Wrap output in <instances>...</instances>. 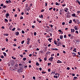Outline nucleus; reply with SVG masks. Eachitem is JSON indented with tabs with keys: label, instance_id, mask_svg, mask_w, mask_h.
Returning <instances> with one entry per match:
<instances>
[{
	"label": "nucleus",
	"instance_id": "nucleus-1",
	"mask_svg": "<svg viewBox=\"0 0 80 80\" xmlns=\"http://www.w3.org/2000/svg\"><path fill=\"white\" fill-rule=\"evenodd\" d=\"M73 22H74L75 23H76V24H79L80 21L78 19L75 20V19H73Z\"/></svg>",
	"mask_w": 80,
	"mask_h": 80
},
{
	"label": "nucleus",
	"instance_id": "nucleus-2",
	"mask_svg": "<svg viewBox=\"0 0 80 80\" xmlns=\"http://www.w3.org/2000/svg\"><path fill=\"white\" fill-rule=\"evenodd\" d=\"M54 58L53 57H50V58H49L48 59V60L49 62H53V59Z\"/></svg>",
	"mask_w": 80,
	"mask_h": 80
},
{
	"label": "nucleus",
	"instance_id": "nucleus-3",
	"mask_svg": "<svg viewBox=\"0 0 80 80\" xmlns=\"http://www.w3.org/2000/svg\"><path fill=\"white\" fill-rule=\"evenodd\" d=\"M30 38H28L27 39V43L28 45L30 43Z\"/></svg>",
	"mask_w": 80,
	"mask_h": 80
},
{
	"label": "nucleus",
	"instance_id": "nucleus-4",
	"mask_svg": "<svg viewBox=\"0 0 80 80\" xmlns=\"http://www.w3.org/2000/svg\"><path fill=\"white\" fill-rule=\"evenodd\" d=\"M64 11L65 12H67L68 11V9L67 8H65Z\"/></svg>",
	"mask_w": 80,
	"mask_h": 80
},
{
	"label": "nucleus",
	"instance_id": "nucleus-5",
	"mask_svg": "<svg viewBox=\"0 0 80 80\" xmlns=\"http://www.w3.org/2000/svg\"><path fill=\"white\" fill-rule=\"evenodd\" d=\"M62 9H61L60 10L59 14H60V15H62Z\"/></svg>",
	"mask_w": 80,
	"mask_h": 80
},
{
	"label": "nucleus",
	"instance_id": "nucleus-6",
	"mask_svg": "<svg viewBox=\"0 0 80 80\" xmlns=\"http://www.w3.org/2000/svg\"><path fill=\"white\" fill-rule=\"evenodd\" d=\"M57 63H62V61H60V60H58V61L57 62Z\"/></svg>",
	"mask_w": 80,
	"mask_h": 80
},
{
	"label": "nucleus",
	"instance_id": "nucleus-7",
	"mask_svg": "<svg viewBox=\"0 0 80 80\" xmlns=\"http://www.w3.org/2000/svg\"><path fill=\"white\" fill-rule=\"evenodd\" d=\"M52 50H55V51H57V50H58V49L57 48H52Z\"/></svg>",
	"mask_w": 80,
	"mask_h": 80
},
{
	"label": "nucleus",
	"instance_id": "nucleus-8",
	"mask_svg": "<svg viewBox=\"0 0 80 80\" xmlns=\"http://www.w3.org/2000/svg\"><path fill=\"white\" fill-rule=\"evenodd\" d=\"M72 55H73V57H76L77 56V55H76V54L75 52H72Z\"/></svg>",
	"mask_w": 80,
	"mask_h": 80
},
{
	"label": "nucleus",
	"instance_id": "nucleus-9",
	"mask_svg": "<svg viewBox=\"0 0 80 80\" xmlns=\"http://www.w3.org/2000/svg\"><path fill=\"white\" fill-rule=\"evenodd\" d=\"M15 35H16V36H18V35H19V32H16Z\"/></svg>",
	"mask_w": 80,
	"mask_h": 80
},
{
	"label": "nucleus",
	"instance_id": "nucleus-10",
	"mask_svg": "<svg viewBox=\"0 0 80 80\" xmlns=\"http://www.w3.org/2000/svg\"><path fill=\"white\" fill-rule=\"evenodd\" d=\"M71 33H73V32H75V29H71Z\"/></svg>",
	"mask_w": 80,
	"mask_h": 80
},
{
	"label": "nucleus",
	"instance_id": "nucleus-11",
	"mask_svg": "<svg viewBox=\"0 0 80 80\" xmlns=\"http://www.w3.org/2000/svg\"><path fill=\"white\" fill-rule=\"evenodd\" d=\"M6 18H8V16H10V14H9L8 13L6 14Z\"/></svg>",
	"mask_w": 80,
	"mask_h": 80
},
{
	"label": "nucleus",
	"instance_id": "nucleus-12",
	"mask_svg": "<svg viewBox=\"0 0 80 80\" xmlns=\"http://www.w3.org/2000/svg\"><path fill=\"white\" fill-rule=\"evenodd\" d=\"M75 13L72 14L71 15L72 17H77V16H75Z\"/></svg>",
	"mask_w": 80,
	"mask_h": 80
},
{
	"label": "nucleus",
	"instance_id": "nucleus-13",
	"mask_svg": "<svg viewBox=\"0 0 80 80\" xmlns=\"http://www.w3.org/2000/svg\"><path fill=\"white\" fill-rule=\"evenodd\" d=\"M18 72H19V73H20V72H22V70L20 69H19L18 70Z\"/></svg>",
	"mask_w": 80,
	"mask_h": 80
},
{
	"label": "nucleus",
	"instance_id": "nucleus-14",
	"mask_svg": "<svg viewBox=\"0 0 80 80\" xmlns=\"http://www.w3.org/2000/svg\"><path fill=\"white\" fill-rule=\"evenodd\" d=\"M39 17L40 18H43V16L42 14H41V16H39Z\"/></svg>",
	"mask_w": 80,
	"mask_h": 80
},
{
	"label": "nucleus",
	"instance_id": "nucleus-15",
	"mask_svg": "<svg viewBox=\"0 0 80 80\" xmlns=\"http://www.w3.org/2000/svg\"><path fill=\"white\" fill-rule=\"evenodd\" d=\"M55 5H56L59 6V5H60V3H58L57 2H56L55 3Z\"/></svg>",
	"mask_w": 80,
	"mask_h": 80
},
{
	"label": "nucleus",
	"instance_id": "nucleus-16",
	"mask_svg": "<svg viewBox=\"0 0 80 80\" xmlns=\"http://www.w3.org/2000/svg\"><path fill=\"white\" fill-rule=\"evenodd\" d=\"M66 17H67V18H69V17H70V16L69 14H67Z\"/></svg>",
	"mask_w": 80,
	"mask_h": 80
},
{
	"label": "nucleus",
	"instance_id": "nucleus-17",
	"mask_svg": "<svg viewBox=\"0 0 80 80\" xmlns=\"http://www.w3.org/2000/svg\"><path fill=\"white\" fill-rule=\"evenodd\" d=\"M13 28V26L12 25H11L10 27H9V29L10 30L12 29V28Z\"/></svg>",
	"mask_w": 80,
	"mask_h": 80
},
{
	"label": "nucleus",
	"instance_id": "nucleus-18",
	"mask_svg": "<svg viewBox=\"0 0 80 80\" xmlns=\"http://www.w3.org/2000/svg\"><path fill=\"white\" fill-rule=\"evenodd\" d=\"M76 2L77 3H78V4L79 5H80V2L79 0H76Z\"/></svg>",
	"mask_w": 80,
	"mask_h": 80
},
{
	"label": "nucleus",
	"instance_id": "nucleus-19",
	"mask_svg": "<svg viewBox=\"0 0 80 80\" xmlns=\"http://www.w3.org/2000/svg\"><path fill=\"white\" fill-rule=\"evenodd\" d=\"M77 50V48H74V50H73V52H76L77 50Z\"/></svg>",
	"mask_w": 80,
	"mask_h": 80
},
{
	"label": "nucleus",
	"instance_id": "nucleus-20",
	"mask_svg": "<svg viewBox=\"0 0 80 80\" xmlns=\"http://www.w3.org/2000/svg\"><path fill=\"white\" fill-rule=\"evenodd\" d=\"M74 29L76 30H78V28H77V26H75Z\"/></svg>",
	"mask_w": 80,
	"mask_h": 80
},
{
	"label": "nucleus",
	"instance_id": "nucleus-21",
	"mask_svg": "<svg viewBox=\"0 0 80 80\" xmlns=\"http://www.w3.org/2000/svg\"><path fill=\"white\" fill-rule=\"evenodd\" d=\"M3 54L4 57H6V56H7V54H6V53L5 52H3Z\"/></svg>",
	"mask_w": 80,
	"mask_h": 80
},
{
	"label": "nucleus",
	"instance_id": "nucleus-22",
	"mask_svg": "<svg viewBox=\"0 0 80 80\" xmlns=\"http://www.w3.org/2000/svg\"><path fill=\"white\" fill-rule=\"evenodd\" d=\"M48 40L49 41V42H52V40H51V39L50 38H49L48 39Z\"/></svg>",
	"mask_w": 80,
	"mask_h": 80
},
{
	"label": "nucleus",
	"instance_id": "nucleus-23",
	"mask_svg": "<svg viewBox=\"0 0 80 80\" xmlns=\"http://www.w3.org/2000/svg\"><path fill=\"white\" fill-rule=\"evenodd\" d=\"M3 35H4V36H8V33H6V34H3Z\"/></svg>",
	"mask_w": 80,
	"mask_h": 80
},
{
	"label": "nucleus",
	"instance_id": "nucleus-24",
	"mask_svg": "<svg viewBox=\"0 0 80 80\" xmlns=\"http://www.w3.org/2000/svg\"><path fill=\"white\" fill-rule=\"evenodd\" d=\"M77 78H78L76 77H74L73 80H75V79H77Z\"/></svg>",
	"mask_w": 80,
	"mask_h": 80
},
{
	"label": "nucleus",
	"instance_id": "nucleus-25",
	"mask_svg": "<svg viewBox=\"0 0 80 80\" xmlns=\"http://www.w3.org/2000/svg\"><path fill=\"white\" fill-rule=\"evenodd\" d=\"M24 42H25V41L24 40H23L22 41L21 44H23V43H24Z\"/></svg>",
	"mask_w": 80,
	"mask_h": 80
},
{
	"label": "nucleus",
	"instance_id": "nucleus-26",
	"mask_svg": "<svg viewBox=\"0 0 80 80\" xmlns=\"http://www.w3.org/2000/svg\"><path fill=\"white\" fill-rule=\"evenodd\" d=\"M23 17H22V16H21V17H20V20H22V19H23Z\"/></svg>",
	"mask_w": 80,
	"mask_h": 80
},
{
	"label": "nucleus",
	"instance_id": "nucleus-27",
	"mask_svg": "<svg viewBox=\"0 0 80 80\" xmlns=\"http://www.w3.org/2000/svg\"><path fill=\"white\" fill-rule=\"evenodd\" d=\"M60 39H62V38H63V36H60Z\"/></svg>",
	"mask_w": 80,
	"mask_h": 80
},
{
	"label": "nucleus",
	"instance_id": "nucleus-28",
	"mask_svg": "<svg viewBox=\"0 0 80 80\" xmlns=\"http://www.w3.org/2000/svg\"><path fill=\"white\" fill-rule=\"evenodd\" d=\"M37 35V32H34V36H36Z\"/></svg>",
	"mask_w": 80,
	"mask_h": 80
},
{
	"label": "nucleus",
	"instance_id": "nucleus-29",
	"mask_svg": "<svg viewBox=\"0 0 80 80\" xmlns=\"http://www.w3.org/2000/svg\"><path fill=\"white\" fill-rule=\"evenodd\" d=\"M54 43L55 45H57V42L55 41H54Z\"/></svg>",
	"mask_w": 80,
	"mask_h": 80
},
{
	"label": "nucleus",
	"instance_id": "nucleus-30",
	"mask_svg": "<svg viewBox=\"0 0 80 80\" xmlns=\"http://www.w3.org/2000/svg\"><path fill=\"white\" fill-rule=\"evenodd\" d=\"M30 8H29V7H28V8H27V10L28 11H29V10H30Z\"/></svg>",
	"mask_w": 80,
	"mask_h": 80
},
{
	"label": "nucleus",
	"instance_id": "nucleus-31",
	"mask_svg": "<svg viewBox=\"0 0 80 80\" xmlns=\"http://www.w3.org/2000/svg\"><path fill=\"white\" fill-rule=\"evenodd\" d=\"M55 54H52L51 55V57H53V56H54Z\"/></svg>",
	"mask_w": 80,
	"mask_h": 80
},
{
	"label": "nucleus",
	"instance_id": "nucleus-32",
	"mask_svg": "<svg viewBox=\"0 0 80 80\" xmlns=\"http://www.w3.org/2000/svg\"><path fill=\"white\" fill-rule=\"evenodd\" d=\"M5 21L6 22H8V19L6 18L5 19Z\"/></svg>",
	"mask_w": 80,
	"mask_h": 80
},
{
	"label": "nucleus",
	"instance_id": "nucleus-33",
	"mask_svg": "<svg viewBox=\"0 0 80 80\" xmlns=\"http://www.w3.org/2000/svg\"><path fill=\"white\" fill-rule=\"evenodd\" d=\"M5 48H4L2 49V51H4V50H5Z\"/></svg>",
	"mask_w": 80,
	"mask_h": 80
},
{
	"label": "nucleus",
	"instance_id": "nucleus-34",
	"mask_svg": "<svg viewBox=\"0 0 80 80\" xmlns=\"http://www.w3.org/2000/svg\"><path fill=\"white\" fill-rule=\"evenodd\" d=\"M15 28H14L12 29V31H15Z\"/></svg>",
	"mask_w": 80,
	"mask_h": 80
},
{
	"label": "nucleus",
	"instance_id": "nucleus-35",
	"mask_svg": "<svg viewBox=\"0 0 80 80\" xmlns=\"http://www.w3.org/2000/svg\"><path fill=\"white\" fill-rule=\"evenodd\" d=\"M50 65H51V62H50V63H48V66H50Z\"/></svg>",
	"mask_w": 80,
	"mask_h": 80
},
{
	"label": "nucleus",
	"instance_id": "nucleus-36",
	"mask_svg": "<svg viewBox=\"0 0 80 80\" xmlns=\"http://www.w3.org/2000/svg\"><path fill=\"white\" fill-rule=\"evenodd\" d=\"M57 42L58 43V44H61V42L60 41H57Z\"/></svg>",
	"mask_w": 80,
	"mask_h": 80
},
{
	"label": "nucleus",
	"instance_id": "nucleus-37",
	"mask_svg": "<svg viewBox=\"0 0 80 80\" xmlns=\"http://www.w3.org/2000/svg\"><path fill=\"white\" fill-rule=\"evenodd\" d=\"M65 22H62V25H65Z\"/></svg>",
	"mask_w": 80,
	"mask_h": 80
},
{
	"label": "nucleus",
	"instance_id": "nucleus-38",
	"mask_svg": "<svg viewBox=\"0 0 80 80\" xmlns=\"http://www.w3.org/2000/svg\"><path fill=\"white\" fill-rule=\"evenodd\" d=\"M36 65L37 66H39V63L38 62H36Z\"/></svg>",
	"mask_w": 80,
	"mask_h": 80
},
{
	"label": "nucleus",
	"instance_id": "nucleus-39",
	"mask_svg": "<svg viewBox=\"0 0 80 80\" xmlns=\"http://www.w3.org/2000/svg\"><path fill=\"white\" fill-rule=\"evenodd\" d=\"M72 20H70V22H69V23L70 24L72 23Z\"/></svg>",
	"mask_w": 80,
	"mask_h": 80
},
{
	"label": "nucleus",
	"instance_id": "nucleus-40",
	"mask_svg": "<svg viewBox=\"0 0 80 80\" xmlns=\"http://www.w3.org/2000/svg\"><path fill=\"white\" fill-rule=\"evenodd\" d=\"M22 33H23V34L25 33V32H24V31H23V30H22Z\"/></svg>",
	"mask_w": 80,
	"mask_h": 80
},
{
	"label": "nucleus",
	"instance_id": "nucleus-41",
	"mask_svg": "<svg viewBox=\"0 0 80 80\" xmlns=\"http://www.w3.org/2000/svg\"><path fill=\"white\" fill-rule=\"evenodd\" d=\"M32 28H35V26H34V25H32Z\"/></svg>",
	"mask_w": 80,
	"mask_h": 80
},
{
	"label": "nucleus",
	"instance_id": "nucleus-42",
	"mask_svg": "<svg viewBox=\"0 0 80 80\" xmlns=\"http://www.w3.org/2000/svg\"><path fill=\"white\" fill-rule=\"evenodd\" d=\"M47 58L46 57L44 58V60H45V61H47Z\"/></svg>",
	"mask_w": 80,
	"mask_h": 80
},
{
	"label": "nucleus",
	"instance_id": "nucleus-43",
	"mask_svg": "<svg viewBox=\"0 0 80 80\" xmlns=\"http://www.w3.org/2000/svg\"><path fill=\"white\" fill-rule=\"evenodd\" d=\"M54 78H58V76H54Z\"/></svg>",
	"mask_w": 80,
	"mask_h": 80
},
{
	"label": "nucleus",
	"instance_id": "nucleus-44",
	"mask_svg": "<svg viewBox=\"0 0 80 80\" xmlns=\"http://www.w3.org/2000/svg\"><path fill=\"white\" fill-rule=\"evenodd\" d=\"M67 70H70V68L68 67L67 68Z\"/></svg>",
	"mask_w": 80,
	"mask_h": 80
},
{
	"label": "nucleus",
	"instance_id": "nucleus-45",
	"mask_svg": "<svg viewBox=\"0 0 80 80\" xmlns=\"http://www.w3.org/2000/svg\"><path fill=\"white\" fill-rule=\"evenodd\" d=\"M32 78H33V80H35V79H36L35 77V76H33L32 77Z\"/></svg>",
	"mask_w": 80,
	"mask_h": 80
},
{
	"label": "nucleus",
	"instance_id": "nucleus-46",
	"mask_svg": "<svg viewBox=\"0 0 80 80\" xmlns=\"http://www.w3.org/2000/svg\"><path fill=\"white\" fill-rule=\"evenodd\" d=\"M44 11H45V10H43V9H42L41 11V12H44Z\"/></svg>",
	"mask_w": 80,
	"mask_h": 80
},
{
	"label": "nucleus",
	"instance_id": "nucleus-47",
	"mask_svg": "<svg viewBox=\"0 0 80 80\" xmlns=\"http://www.w3.org/2000/svg\"><path fill=\"white\" fill-rule=\"evenodd\" d=\"M77 13H80V11H77Z\"/></svg>",
	"mask_w": 80,
	"mask_h": 80
},
{
	"label": "nucleus",
	"instance_id": "nucleus-48",
	"mask_svg": "<svg viewBox=\"0 0 80 80\" xmlns=\"http://www.w3.org/2000/svg\"><path fill=\"white\" fill-rule=\"evenodd\" d=\"M48 71L49 72H50L51 71V70H50V68H49L48 69Z\"/></svg>",
	"mask_w": 80,
	"mask_h": 80
},
{
	"label": "nucleus",
	"instance_id": "nucleus-49",
	"mask_svg": "<svg viewBox=\"0 0 80 80\" xmlns=\"http://www.w3.org/2000/svg\"><path fill=\"white\" fill-rule=\"evenodd\" d=\"M6 7H6V6L4 5V6H3V8H5Z\"/></svg>",
	"mask_w": 80,
	"mask_h": 80
},
{
	"label": "nucleus",
	"instance_id": "nucleus-50",
	"mask_svg": "<svg viewBox=\"0 0 80 80\" xmlns=\"http://www.w3.org/2000/svg\"><path fill=\"white\" fill-rule=\"evenodd\" d=\"M28 63H32V61H31V60H29V61H28Z\"/></svg>",
	"mask_w": 80,
	"mask_h": 80
},
{
	"label": "nucleus",
	"instance_id": "nucleus-51",
	"mask_svg": "<svg viewBox=\"0 0 80 80\" xmlns=\"http://www.w3.org/2000/svg\"><path fill=\"white\" fill-rule=\"evenodd\" d=\"M1 58H4V56H3V55H2Z\"/></svg>",
	"mask_w": 80,
	"mask_h": 80
},
{
	"label": "nucleus",
	"instance_id": "nucleus-52",
	"mask_svg": "<svg viewBox=\"0 0 80 80\" xmlns=\"http://www.w3.org/2000/svg\"><path fill=\"white\" fill-rule=\"evenodd\" d=\"M6 42H8V38H6Z\"/></svg>",
	"mask_w": 80,
	"mask_h": 80
},
{
	"label": "nucleus",
	"instance_id": "nucleus-53",
	"mask_svg": "<svg viewBox=\"0 0 80 80\" xmlns=\"http://www.w3.org/2000/svg\"><path fill=\"white\" fill-rule=\"evenodd\" d=\"M26 59H27V58H24L23 59V60H24V61H25V60H26Z\"/></svg>",
	"mask_w": 80,
	"mask_h": 80
},
{
	"label": "nucleus",
	"instance_id": "nucleus-54",
	"mask_svg": "<svg viewBox=\"0 0 80 80\" xmlns=\"http://www.w3.org/2000/svg\"><path fill=\"white\" fill-rule=\"evenodd\" d=\"M53 9V8H49V10H52Z\"/></svg>",
	"mask_w": 80,
	"mask_h": 80
},
{
	"label": "nucleus",
	"instance_id": "nucleus-55",
	"mask_svg": "<svg viewBox=\"0 0 80 80\" xmlns=\"http://www.w3.org/2000/svg\"><path fill=\"white\" fill-rule=\"evenodd\" d=\"M68 35L69 37H71V34H69Z\"/></svg>",
	"mask_w": 80,
	"mask_h": 80
},
{
	"label": "nucleus",
	"instance_id": "nucleus-56",
	"mask_svg": "<svg viewBox=\"0 0 80 80\" xmlns=\"http://www.w3.org/2000/svg\"><path fill=\"white\" fill-rule=\"evenodd\" d=\"M64 38H65L67 37V35L66 34H65L64 36Z\"/></svg>",
	"mask_w": 80,
	"mask_h": 80
},
{
	"label": "nucleus",
	"instance_id": "nucleus-57",
	"mask_svg": "<svg viewBox=\"0 0 80 80\" xmlns=\"http://www.w3.org/2000/svg\"><path fill=\"white\" fill-rule=\"evenodd\" d=\"M42 73H46V72H43V71H42Z\"/></svg>",
	"mask_w": 80,
	"mask_h": 80
},
{
	"label": "nucleus",
	"instance_id": "nucleus-58",
	"mask_svg": "<svg viewBox=\"0 0 80 80\" xmlns=\"http://www.w3.org/2000/svg\"><path fill=\"white\" fill-rule=\"evenodd\" d=\"M17 40V39L15 38L14 39V42H16Z\"/></svg>",
	"mask_w": 80,
	"mask_h": 80
},
{
	"label": "nucleus",
	"instance_id": "nucleus-59",
	"mask_svg": "<svg viewBox=\"0 0 80 80\" xmlns=\"http://www.w3.org/2000/svg\"><path fill=\"white\" fill-rule=\"evenodd\" d=\"M0 6L1 7H3V4L2 3L0 5Z\"/></svg>",
	"mask_w": 80,
	"mask_h": 80
},
{
	"label": "nucleus",
	"instance_id": "nucleus-60",
	"mask_svg": "<svg viewBox=\"0 0 80 80\" xmlns=\"http://www.w3.org/2000/svg\"><path fill=\"white\" fill-rule=\"evenodd\" d=\"M62 6L63 7H65L66 6V4H62Z\"/></svg>",
	"mask_w": 80,
	"mask_h": 80
},
{
	"label": "nucleus",
	"instance_id": "nucleus-61",
	"mask_svg": "<svg viewBox=\"0 0 80 80\" xmlns=\"http://www.w3.org/2000/svg\"><path fill=\"white\" fill-rule=\"evenodd\" d=\"M2 29H5V27H4V26H2Z\"/></svg>",
	"mask_w": 80,
	"mask_h": 80
},
{
	"label": "nucleus",
	"instance_id": "nucleus-62",
	"mask_svg": "<svg viewBox=\"0 0 80 80\" xmlns=\"http://www.w3.org/2000/svg\"><path fill=\"white\" fill-rule=\"evenodd\" d=\"M9 3H12V1L10 0H9L8 1Z\"/></svg>",
	"mask_w": 80,
	"mask_h": 80
},
{
	"label": "nucleus",
	"instance_id": "nucleus-63",
	"mask_svg": "<svg viewBox=\"0 0 80 80\" xmlns=\"http://www.w3.org/2000/svg\"><path fill=\"white\" fill-rule=\"evenodd\" d=\"M20 56H21V57L22 58L23 57V55L22 54L21 55H20Z\"/></svg>",
	"mask_w": 80,
	"mask_h": 80
},
{
	"label": "nucleus",
	"instance_id": "nucleus-64",
	"mask_svg": "<svg viewBox=\"0 0 80 80\" xmlns=\"http://www.w3.org/2000/svg\"><path fill=\"white\" fill-rule=\"evenodd\" d=\"M75 32L76 33H77V34L78 33V31H76Z\"/></svg>",
	"mask_w": 80,
	"mask_h": 80
}]
</instances>
